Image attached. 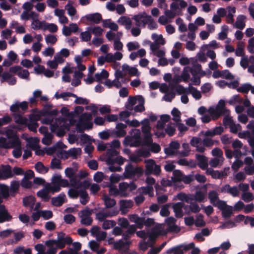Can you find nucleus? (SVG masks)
Masks as SVG:
<instances>
[{
	"label": "nucleus",
	"mask_w": 254,
	"mask_h": 254,
	"mask_svg": "<svg viewBox=\"0 0 254 254\" xmlns=\"http://www.w3.org/2000/svg\"><path fill=\"white\" fill-rule=\"evenodd\" d=\"M57 243V248L59 249H63L65 245H70L72 243L73 240L71 237L66 235L65 233L61 232L58 233V237L55 240Z\"/></svg>",
	"instance_id": "nucleus-1"
},
{
	"label": "nucleus",
	"mask_w": 254,
	"mask_h": 254,
	"mask_svg": "<svg viewBox=\"0 0 254 254\" xmlns=\"http://www.w3.org/2000/svg\"><path fill=\"white\" fill-rule=\"evenodd\" d=\"M145 170L146 175L153 174L159 175L161 173V167L160 165H157L155 161L151 159H148L145 161Z\"/></svg>",
	"instance_id": "nucleus-2"
},
{
	"label": "nucleus",
	"mask_w": 254,
	"mask_h": 254,
	"mask_svg": "<svg viewBox=\"0 0 254 254\" xmlns=\"http://www.w3.org/2000/svg\"><path fill=\"white\" fill-rule=\"evenodd\" d=\"M143 173V170L139 167H134L131 164L126 167L124 176L126 178H131L135 175L141 176Z\"/></svg>",
	"instance_id": "nucleus-3"
},
{
	"label": "nucleus",
	"mask_w": 254,
	"mask_h": 254,
	"mask_svg": "<svg viewBox=\"0 0 254 254\" xmlns=\"http://www.w3.org/2000/svg\"><path fill=\"white\" fill-rule=\"evenodd\" d=\"M127 127L126 124L122 123H118L116 125L117 130H113L111 131V135L117 137H123L127 134L124 129Z\"/></svg>",
	"instance_id": "nucleus-4"
},
{
	"label": "nucleus",
	"mask_w": 254,
	"mask_h": 254,
	"mask_svg": "<svg viewBox=\"0 0 254 254\" xmlns=\"http://www.w3.org/2000/svg\"><path fill=\"white\" fill-rule=\"evenodd\" d=\"M148 16L145 12H143L134 15L132 19L135 21L136 26L144 27L148 21H147L149 20L147 18Z\"/></svg>",
	"instance_id": "nucleus-5"
},
{
	"label": "nucleus",
	"mask_w": 254,
	"mask_h": 254,
	"mask_svg": "<svg viewBox=\"0 0 254 254\" xmlns=\"http://www.w3.org/2000/svg\"><path fill=\"white\" fill-rule=\"evenodd\" d=\"M128 218L130 222L134 223L138 229H142L144 226V217H139L136 214H130Z\"/></svg>",
	"instance_id": "nucleus-6"
},
{
	"label": "nucleus",
	"mask_w": 254,
	"mask_h": 254,
	"mask_svg": "<svg viewBox=\"0 0 254 254\" xmlns=\"http://www.w3.org/2000/svg\"><path fill=\"white\" fill-rule=\"evenodd\" d=\"M13 177L11 167L9 165H2L0 170V180H6Z\"/></svg>",
	"instance_id": "nucleus-7"
},
{
	"label": "nucleus",
	"mask_w": 254,
	"mask_h": 254,
	"mask_svg": "<svg viewBox=\"0 0 254 254\" xmlns=\"http://www.w3.org/2000/svg\"><path fill=\"white\" fill-rule=\"evenodd\" d=\"M12 219V216L8 213L5 205L0 206V223L9 222Z\"/></svg>",
	"instance_id": "nucleus-8"
},
{
	"label": "nucleus",
	"mask_w": 254,
	"mask_h": 254,
	"mask_svg": "<svg viewBox=\"0 0 254 254\" xmlns=\"http://www.w3.org/2000/svg\"><path fill=\"white\" fill-rule=\"evenodd\" d=\"M77 170V169H76ZM76 171L73 168L67 167L64 170V173L66 177L69 178L70 185L75 184L76 180L77 179V175L76 174Z\"/></svg>",
	"instance_id": "nucleus-9"
},
{
	"label": "nucleus",
	"mask_w": 254,
	"mask_h": 254,
	"mask_svg": "<svg viewBox=\"0 0 254 254\" xmlns=\"http://www.w3.org/2000/svg\"><path fill=\"white\" fill-rule=\"evenodd\" d=\"M184 207V203L183 202H178L173 203L172 208L175 213V216L176 218H182L183 215V208Z\"/></svg>",
	"instance_id": "nucleus-10"
},
{
	"label": "nucleus",
	"mask_w": 254,
	"mask_h": 254,
	"mask_svg": "<svg viewBox=\"0 0 254 254\" xmlns=\"http://www.w3.org/2000/svg\"><path fill=\"white\" fill-rule=\"evenodd\" d=\"M7 137L9 139L8 146H9V148L16 147H20L21 142L20 139L17 135L13 134L12 135H10L7 134Z\"/></svg>",
	"instance_id": "nucleus-11"
},
{
	"label": "nucleus",
	"mask_w": 254,
	"mask_h": 254,
	"mask_svg": "<svg viewBox=\"0 0 254 254\" xmlns=\"http://www.w3.org/2000/svg\"><path fill=\"white\" fill-rule=\"evenodd\" d=\"M45 245L48 247V250L47 251V254H56L57 252V243L55 240L51 239L46 241Z\"/></svg>",
	"instance_id": "nucleus-12"
},
{
	"label": "nucleus",
	"mask_w": 254,
	"mask_h": 254,
	"mask_svg": "<svg viewBox=\"0 0 254 254\" xmlns=\"http://www.w3.org/2000/svg\"><path fill=\"white\" fill-rule=\"evenodd\" d=\"M196 159L198 160V166L202 170H205L208 167V159L203 155L196 154L195 155Z\"/></svg>",
	"instance_id": "nucleus-13"
},
{
	"label": "nucleus",
	"mask_w": 254,
	"mask_h": 254,
	"mask_svg": "<svg viewBox=\"0 0 254 254\" xmlns=\"http://www.w3.org/2000/svg\"><path fill=\"white\" fill-rule=\"evenodd\" d=\"M91 186V183L90 181L87 180H85L82 182H80L77 179L76 180V183L75 184H72L71 186L76 188V189L80 190H86V189H88L90 186Z\"/></svg>",
	"instance_id": "nucleus-14"
},
{
	"label": "nucleus",
	"mask_w": 254,
	"mask_h": 254,
	"mask_svg": "<svg viewBox=\"0 0 254 254\" xmlns=\"http://www.w3.org/2000/svg\"><path fill=\"white\" fill-rule=\"evenodd\" d=\"M118 213L119 211L118 210H113L109 214L104 213L103 212H99L96 213V218L98 219L100 222H103L108 217L116 216L118 214Z\"/></svg>",
	"instance_id": "nucleus-15"
},
{
	"label": "nucleus",
	"mask_w": 254,
	"mask_h": 254,
	"mask_svg": "<svg viewBox=\"0 0 254 254\" xmlns=\"http://www.w3.org/2000/svg\"><path fill=\"white\" fill-rule=\"evenodd\" d=\"M65 195L64 193H60L57 197H53L51 200V203L53 205L57 207L62 206L64 202Z\"/></svg>",
	"instance_id": "nucleus-16"
},
{
	"label": "nucleus",
	"mask_w": 254,
	"mask_h": 254,
	"mask_svg": "<svg viewBox=\"0 0 254 254\" xmlns=\"http://www.w3.org/2000/svg\"><path fill=\"white\" fill-rule=\"evenodd\" d=\"M85 17L87 20L95 24H99L102 20V15L99 13L87 14Z\"/></svg>",
	"instance_id": "nucleus-17"
},
{
	"label": "nucleus",
	"mask_w": 254,
	"mask_h": 254,
	"mask_svg": "<svg viewBox=\"0 0 254 254\" xmlns=\"http://www.w3.org/2000/svg\"><path fill=\"white\" fill-rule=\"evenodd\" d=\"M20 184L17 181H12L10 183L9 188V196L15 197L18 192L19 190Z\"/></svg>",
	"instance_id": "nucleus-18"
},
{
	"label": "nucleus",
	"mask_w": 254,
	"mask_h": 254,
	"mask_svg": "<svg viewBox=\"0 0 254 254\" xmlns=\"http://www.w3.org/2000/svg\"><path fill=\"white\" fill-rule=\"evenodd\" d=\"M70 129V125L67 123H64L62 125L59 127L57 129L56 135L58 137H63L64 135L66 130Z\"/></svg>",
	"instance_id": "nucleus-19"
},
{
	"label": "nucleus",
	"mask_w": 254,
	"mask_h": 254,
	"mask_svg": "<svg viewBox=\"0 0 254 254\" xmlns=\"http://www.w3.org/2000/svg\"><path fill=\"white\" fill-rule=\"evenodd\" d=\"M50 191L46 189V186L45 189L40 190L37 192V196L41 198L45 202H48L50 199V196L49 195Z\"/></svg>",
	"instance_id": "nucleus-20"
},
{
	"label": "nucleus",
	"mask_w": 254,
	"mask_h": 254,
	"mask_svg": "<svg viewBox=\"0 0 254 254\" xmlns=\"http://www.w3.org/2000/svg\"><path fill=\"white\" fill-rule=\"evenodd\" d=\"M246 18V17L244 15H239L235 22L236 27L239 29L243 30L246 26L245 22Z\"/></svg>",
	"instance_id": "nucleus-21"
},
{
	"label": "nucleus",
	"mask_w": 254,
	"mask_h": 254,
	"mask_svg": "<svg viewBox=\"0 0 254 254\" xmlns=\"http://www.w3.org/2000/svg\"><path fill=\"white\" fill-rule=\"evenodd\" d=\"M35 198L32 195L26 196L23 198V205L33 208L35 203Z\"/></svg>",
	"instance_id": "nucleus-22"
},
{
	"label": "nucleus",
	"mask_w": 254,
	"mask_h": 254,
	"mask_svg": "<svg viewBox=\"0 0 254 254\" xmlns=\"http://www.w3.org/2000/svg\"><path fill=\"white\" fill-rule=\"evenodd\" d=\"M103 200L104 202L106 207L107 208H112L116 204V201L115 199L111 198L107 195H104L103 196Z\"/></svg>",
	"instance_id": "nucleus-23"
},
{
	"label": "nucleus",
	"mask_w": 254,
	"mask_h": 254,
	"mask_svg": "<svg viewBox=\"0 0 254 254\" xmlns=\"http://www.w3.org/2000/svg\"><path fill=\"white\" fill-rule=\"evenodd\" d=\"M35 169L37 172L41 174L46 173L49 171V168L45 166L41 162H38L35 164Z\"/></svg>",
	"instance_id": "nucleus-24"
},
{
	"label": "nucleus",
	"mask_w": 254,
	"mask_h": 254,
	"mask_svg": "<svg viewBox=\"0 0 254 254\" xmlns=\"http://www.w3.org/2000/svg\"><path fill=\"white\" fill-rule=\"evenodd\" d=\"M9 187L4 184H0V191L2 198L7 199L9 197Z\"/></svg>",
	"instance_id": "nucleus-25"
},
{
	"label": "nucleus",
	"mask_w": 254,
	"mask_h": 254,
	"mask_svg": "<svg viewBox=\"0 0 254 254\" xmlns=\"http://www.w3.org/2000/svg\"><path fill=\"white\" fill-rule=\"evenodd\" d=\"M109 72L105 69H103L100 73H96L95 77L96 81L100 82L103 79H106L109 77Z\"/></svg>",
	"instance_id": "nucleus-26"
},
{
	"label": "nucleus",
	"mask_w": 254,
	"mask_h": 254,
	"mask_svg": "<svg viewBox=\"0 0 254 254\" xmlns=\"http://www.w3.org/2000/svg\"><path fill=\"white\" fill-rule=\"evenodd\" d=\"M47 30H48L52 33H55L58 31V27L55 24L48 23L45 21L43 30L45 31Z\"/></svg>",
	"instance_id": "nucleus-27"
},
{
	"label": "nucleus",
	"mask_w": 254,
	"mask_h": 254,
	"mask_svg": "<svg viewBox=\"0 0 254 254\" xmlns=\"http://www.w3.org/2000/svg\"><path fill=\"white\" fill-rule=\"evenodd\" d=\"M208 197L210 203L214 205L217 201L219 199L218 194L215 190H211L209 192Z\"/></svg>",
	"instance_id": "nucleus-28"
},
{
	"label": "nucleus",
	"mask_w": 254,
	"mask_h": 254,
	"mask_svg": "<svg viewBox=\"0 0 254 254\" xmlns=\"http://www.w3.org/2000/svg\"><path fill=\"white\" fill-rule=\"evenodd\" d=\"M15 122L19 125H24L26 126L27 124V119L19 114H16L14 116Z\"/></svg>",
	"instance_id": "nucleus-29"
},
{
	"label": "nucleus",
	"mask_w": 254,
	"mask_h": 254,
	"mask_svg": "<svg viewBox=\"0 0 254 254\" xmlns=\"http://www.w3.org/2000/svg\"><path fill=\"white\" fill-rule=\"evenodd\" d=\"M176 91L179 95L189 94L191 92L190 89V85L188 88H185L183 85L180 84L176 86Z\"/></svg>",
	"instance_id": "nucleus-30"
},
{
	"label": "nucleus",
	"mask_w": 254,
	"mask_h": 254,
	"mask_svg": "<svg viewBox=\"0 0 254 254\" xmlns=\"http://www.w3.org/2000/svg\"><path fill=\"white\" fill-rule=\"evenodd\" d=\"M120 210L123 211L125 209L130 208L133 206V201L131 200H121L120 202Z\"/></svg>",
	"instance_id": "nucleus-31"
},
{
	"label": "nucleus",
	"mask_w": 254,
	"mask_h": 254,
	"mask_svg": "<svg viewBox=\"0 0 254 254\" xmlns=\"http://www.w3.org/2000/svg\"><path fill=\"white\" fill-rule=\"evenodd\" d=\"M201 68V64L198 63L193 64L191 67H189L190 72L193 76L196 75L200 71Z\"/></svg>",
	"instance_id": "nucleus-32"
},
{
	"label": "nucleus",
	"mask_w": 254,
	"mask_h": 254,
	"mask_svg": "<svg viewBox=\"0 0 254 254\" xmlns=\"http://www.w3.org/2000/svg\"><path fill=\"white\" fill-rule=\"evenodd\" d=\"M56 99L63 98L64 100H67V97H76V95L71 92H63L61 94H59L58 92H56L55 95Z\"/></svg>",
	"instance_id": "nucleus-33"
},
{
	"label": "nucleus",
	"mask_w": 254,
	"mask_h": 254,
	"mask_svg": "<svg viewBox=\"0 0 254 254\" xmlns=\"http://www.w3.org/2000/svg\"><path fill=\"white\" fill-rule=\"evenodd\" d=\"M130 243V242H124L122 240H120L114 243V249L115 250L121 251L126 245L128 246Z\"/></svg>",
	"instance_id": "nucleus-34"
},
{
	"label": "nucleus",
	"mask_w": 254,
	"mask_h": 254,
	"mask_svg": "<svg viewBox=\"0 0 254 254\" xmlns=\"http://www.w3.org/2000/svg\"><path fill=\"white\" fill-rule=\"evenodd\" d=\"M50 167L52 169H59L61 170L62 167L61 165V161L60 160L54 158L51 162Z\"/></svg>",
	"instance_id": "nucleus-35"
},
{
	"label": "nucleus",
	"mask_w": 254,
	"mask_h": 254,
	"mask_svg": "<svg viewBox=\"0 0 254 254\" xmlns=\"http://www.w3.org/2000/svg\"><path fill=\"white\" fill-rule=\"evenodd\" d=\"M173 177L172 178L174 182H181L183 177L182 172L179 170H174L173 172Z\"/></svg>",
	"instance_id": "nucleus-36"
},
{
	"label": "nucleus",
	"mask_w": 254,
	"mask_h": 254,
	"mask_svg": "<svg viewBox=\"0 0 254 254\" xmlns=\"http://www.w3.org/2000/svg\"><path fill=\"white\" fill-rule=\"evenodd\" d=\"M171 114L173 116V120L175 122L178 123L181 122V113L177 108H174L171 111Z\"/></svg>",
	"instance_id": "nucleus-37"
},
{
	"label": "nucleus",
	"mask_w": 254,
	"mask_h": 254,
	"mask_svg": "<svg viewBox=\"0 0 254 254\" xmlns=\"http://www.w3.org/2000/svg\"><path fill=\"white\" fill-rule=\"evenodd\" d=\"M136 98L135 97L129 96L128 99L127 103L126 105L127 110L131 111L133 110V106L136 104Z\"/></svg>",
	"instance_id": "nucleus-38"
},
{
	"label": "nucleus",
	"mask_w": 254,
	"mask_h": 254,
	"mask_svg": "<svg viewBox=\"0 0 254 254\" xmlns=\"http://www.w3.org/2000/svg\"><path fill=\"white\" fill-rule=\"evenodd\" d=\"M45 21H40L38 19H35L33 20L32 22L31 26L32 28H33L34 30H38V29H43V26L44 25Z\"/></svg>",
	"instance_id": "nucleus-39"
},
{
	"label": "nucleus",
	"mask_w": 254,
	"mask_h": 254,
	"mask_svg": "<svg viewBox=\"0 0 254 254\" xmlns=\"http://www.w3.org/2000/svg\"><path fill=\"white\" fill-rule=\"evenodd\" d=\"M80 148H71L67 151H64L65 154H67V156H71L73 158L76 159L78 154L79 151H80Z\"/></svg>",
	"instance_id": "nucleus-40"
},
{
	"label": "nucleus",
	"mask_w": 254,
	"mask_h": 254,
	"mask_svg": "<svg viewBox=\"0 0 254 254\" xmlns=\"http://www.w3.org/2000/svg\"><path fill=\"white\" fill-rule=\"evenodd\" d=\"M153 142L151 134H145L142 141V146L148 147Z\"/></svg>",
	"instance_id": "nucleus-41"
},
{
	"label": "nucleus",
	"mask_w": 254,
	"mask_h": 254,
	"mask_svg": "<svg viewBox=\"0 0 254 254\" xmlns=\"http://www.w3.org/2000/svg\"><path fill=\"white\" fill-rule=\"evenodd\" d=\"M189 72H190L189 67H185L184 68L183 71L181 75V78L182 80L186 83L188 82L189 79L190 78Z\"/></svg>",
	"instance_id": "nucleus-42"
},
{
	"label": "nucleus",
	"mask_w": 254,
	"mask_h": 254,
	"mask_svg": "<svg viewBox=\"0 0 254 254\" xmlns=\"http://www.w3.org/2000/svg\"><path fill=\"white\" fill-rule=\"evenodd\" d=\"M128 183H122L119 184V190L120 191V195L122 196L127 197V194L126 193V191L128 190Z\"/></svg>",
	"instance_id": "nucleus-43"
},
{
	"label": "nucleus",
	"mask_w": 254,
	"mask_h": 254,
	"mask_svg": "<svg viewBox=\"0 0 254 254\" xmlns=\"http://www.w3.org/2000/svg\"><path fill=\"white\" fill-rule=\"evenodd\" d=\"M233 213V207L228 206L226 208L222 211V217L225 219H229Z\"/></svg>",
	"instance_id": "nucleus-44"
},
{
	"label": "nucleus",
	"mask_w": 254,
	"mask_h": 254,
	"mask_svg": "<svg viewBox=\"0 0 254 254\" xmlns=\"http://www.w3.org/2000/svg\"><path fill=\"white\" fill-rule=\"evenodd\" d=\"M116 225V222L114 220H105L103 221L102 228L105 230H108L111 228H113Z\"/></svg>",
	"instance_id": "nucleus-45"
},
{
	"label": "nucleus",
	"mask_w": 254,
	"mask_h": 254,
	"mask_svg": "<svg viewBox=\"0 0 254 254\" xmlns=\"http://www.w3.org/2000/svg\"><path fill=\"white\" fill-rule=\"evenodd\" d=\"M65 9L67 10V13L70 16H74L76 12V9L72 5V1L69 0L65 5Z\"/></svg>",
	"instance_id": "nucleus-46"
},
{
	"label": "nucleus",
	"mask_w": 254,
	"mask_h": 254,
	"mask_svg": "<svg viewBox=\"0 0 254 254\" xmlns=\"http://www.w3.org/2000/svg\"><path fill=\"white\" fill-rule=\"evenodd\" d=\"M190 89L191 91L190 93L196 100H199L201 98L200 91L197 90L196 88L192 86L190 83Z\"/></svg>",
	"instance_id": "nucleus-47"
},
{
	"label": "nucleus",
	"mask_w": 254,
	"mask_h": 254,
	"mask_svg": "<svg viewBox=\"0 0 254 254\" xmlns=\"http://www.w3.org/2000/svg\"><path fill=\"white\" fill-rule=\"evenodd\" d=\"M42 111L39 112L38 114H32L29 115V121L31 123H37L42 116Z\"/></svg>",
	"instance_id": "nucleus-48"
},
{
	"label": "nucleus",
	"mask_w": 254,
	"mask_h": 254,
	"mask_svg": "<svg viewBox=\"0 0 254 254\" xmlns=\"http://www.w3.org/2000/svg\"><path fill=\"white\" fill-rule=\"evenodd\" d=\"M21 186L25 189H30L33 188L34 189L37 188V187L33 185V183L29 181V180L22 179L21 182Z\"/></svg>",
	"instance_id": "nucleus-49"
},
{
	"label": "nucleus",
	"mask_w": 254,
	"mask_h": 254,
	"mask_svg": "<svg viewBox=\"0 0 254 254\" xmlns=\"http://www.w3.org/2000/svg\"><path fill=\"white\" fill-rule=\"evenodd\" d=\"M216 112V118L215 119H217L219 118L220 116H223L225 115V114L229 112V110H227L226 108H222L221 107H219L217 106L215 110Z\"/></svg>",
	"instance_id": "nucleus-50"
},
{
	"label": "nucleus",
	"mask_w": 254,
	"mask_h": 254,
	"mask_svg": "<svg viewBox=\"0 0 254 254\" xmlns=\"http://www.w3.org/2000/svg\"><path fill=\"white\" fill-rule=\"evenodd\" d=\"M139 101L140 103L134 107V110L136 112H142L145 110V107L143 105L144 104V99L142 96H140L139 97Z\"/></svg>",
	"instance_id": "nucleus-51"
},
{
	"label": "nucleus",
	"mask_w": 254,
	"mask_h": 254,
	"mask_svg": "<svg viewBox=\"0 0 254 254\" xmlns=\"http://www.w3.org/2000/svg\"><path fill=\"white\" fill-rule=\"evenodd\" d=\"M137 155L140 157L144 158H148L150 156L151 154L150 153L149 149H147L145 148H141L139 149L137 152Z\"/></svg>",
	"instance_id": "nucleus-52"
},
{
	"label": "nucleus",
	"mask_w": 254,
	"mask_h": 254,
	"mask_svg": "<svg viewBox=\"0 0 254 254\" xmlns=\"http://www.w3.org/2000/svg\"><path fill=\"white\" fill-rule=\"evenodd\" d=\"M252 85L249 83H246L242 85L240 87L237 89V91L239 92L247 94L251 88Z\"/></svg>",
	"instance_id": "nucleus-53"
},
{
	"label": "nucleus",
	"mask_w": 254,
	"mask_h": 254,
	"mask_svg": "<svg viewBox=\"0 0 254 254\" xmlns=\"http://www.w3.org/2000/svg\"><path fill=\"white\" fill-rule=\"evenodd\" d=\"M46 189L48 190L50 192L54 193L60 191L61 190V187L59 184H53V186H50L48 184L46 186Z\"/></svg>",
	"instance_id": "nucleus-54"
},
{
	"label": "nucleus",
	"mask_w": 254,
	"mask_h": 254,
	"mask_svg": "<svg viewBox=\"0 0 254 254\" xmlns=\"http://www.w3.org/2000/svg\"><path fill=\"white\" fill-rule=\"evenodd\" d=\"M118 224L121 228L123 229H127L128 228L129 223L128 220L126 218L122 217L119 218Z\"/></svg>",
	"instance_id": "nucleus-55"
},
{
	"label": "nucleus",
	"mask_w": 254,
	"mask_h": 254,
	"mask_svg": "<svg viewBox=\"0 0 254 254\" xmlns=\"http://www.w3.org/2000/svg\"><path fill=\"white\" fill-rule=\"evenodd\" d=\"M170 204H166L164 205L160 211V214L161 216L167 217L170 214V211L169 210V207Z\"/></svg>",
	"instance_id": "nucleus-56"
},
{
	"label": "nucleus",
	"mask_w": 254,
	"mask_h": 254,
	"mask_svg": "<svg viewBox=\"0 0 254 254\" xmlns=\"http://www.w3.org/2000/svg\"><path fill=\"white\" fill-rule=\"evenodd\" d=\"M148 147L150 151L154 153H159L161 150L160 146L157 143L152 142Z\"/></svg>",
	"instance_id": "nucleus-57"
},
{
	"label": "nucleus",
	"mask_w": 254,
	"mask_h": 254,
	"mask_svg": "<svg viewBox=\"0 0 254 254\" xmlns=\"http://www.w3.org/2000/svg\"><path fill=\"white\" fill-rule=\"evenodd\" d=\"M205 196V193L201 190L196 191L194 195L195 200L199 202H201L204 200Z\"/></svg>",
	"instance_id": "nucleus-58"
},
{
	"label": "nucleus",
	"mask_w": 254,
	"mask_h": 254,
	"mask_svg": "<svg viewBox=\"0 0 254 254\" xmlns=\"http://www.w3.org/2000/svg\"><path fill=\"white\" fill-rule=\"evenodd\" d=\"M213 206L217 207L220 210L222 211L226 208L229 205H227L226 201L218 199Z\"/></svg>",
	"instance_id": "nucleus-59"
},
{
	"label": "nucleus",
	"mask_w": 254,
	"mask_h": 254,
	"mask_svg": "<svg viewBox=\"0 0 254 254\" xmlns=\"http://www.w3.org/2000/svg\"><path fill=\"white\" fill-rule=\"evenodd\" d=\"M147 19H149L147 22L148 27L150 30L155 29L157 28V23L154 21L153 19L150 15L147 17Z\"/></svg>",
	"instance_id": "nucleus-60"
},
{
	"label": "nucleus",
	"mask_w": 254,
	"mask_h": 254,
	"mask_svg": "<svg viewBox=\"0 0 254 254\" xmlns=\"http://www.w3.org/2000/svg\"><path fill=\"white\" fill-rule=\"evenodd\" d=\"M68 195L71 198H77L79 196V190L76 188L70 189L68 191Z\"/></svg>",
	"instance_id": "nucleus-61"
},
{
	"label": "nucleus",
	"mask_w": 254,
	"mask_h": 254,
	"mask_svg": "<svg viewBox=\"0 0 254 254\" xmlns=\"http://www.w3.org/2000/svg\"><path fill=\"white\" fill-rule=\"evenodd\" d=\"M242 198L245 202H248L254 199V196L252 192H244L242 196Z\"/></svg>",
	"instance_id": "nucleus-62"
},
{
	"label": "nucleus",
	"mask_w": 254,
	"mask_h": 254,
	"mask_svg": "<svg viewBox=\"0 0 254 254\" xmlns=\"http://www.w3.org/2000/svg\"><path fill=\"white\" fill-rule=\"evenodd\" d=\"M203 215L199 214L196 218L195 222V225L196 227H203L205 225L206 223L203 219Z\"/></svg>",
	"instance_id": "nucleus-63"
},
{
	"label": "nucleus",
	"mask_w": 254,
	"mask_h": 254,
	"mask_svg": "<svg viewBox=\"0 0 254 254\" xmlns=\"http://www.w3.org/2000/svg\"><path fill=\"white\" fill-rule=\"evenodd\" d=\"M194 180V176L193 174H190L188 176L184 175L181 181L183 182L186 184H189L192 182Z\"/></svg>",
	"instance_id": "nucleus-64"
}]
</instances>
